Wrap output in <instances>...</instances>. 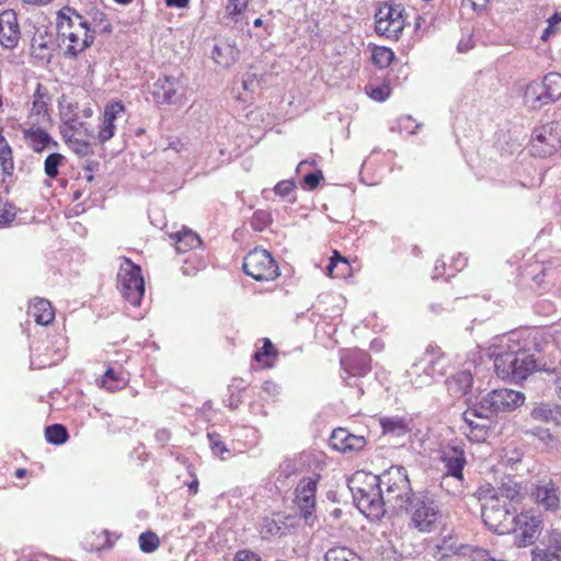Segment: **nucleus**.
I'll return each instance as SVG.
<instances>
[{
	"label": "nucleus",
	"instance_id": "obj_1",
	"mask_svg": "<svg viewBox=\"0 0 561 561\" xmlns=\"http://www.w3.org/2000/svg\"><path fill=\"white\" fill-rule=\"evenodd\" d=\"M494 370L499 378L514 383H522L531 374L547 369L548 358L542 356L539 344L535 341H513L500 345L491 354Z\"/></svg>",
	"mask_w": 561,
	"mask_h": 561
},
{
	"label": "nucleus",
	"instance_id": "obj_2",
	"mask_svg": "<svg viewBox=\"0 0 561 561\" xmlns=\"http://www.w3.org/2000/svg\"><path fill=\"white\" fill-rule=\"evenodd\" d=\"M353 501L370 520H380L387 514V502L376 474L357 471L347 480Z\"/></svg>",
	"mask_w": 561,
	"mask_h": 561
},
{
	"label": "nucleus",
	"instance_id": "obj_3",
	"mask_svg": "<svg viewBox=\"0 0 561 561\" xmlns=\"http://www.w3.org/2000/svg\"><path fill=\"white\" fill-rule=\"evenodd\" d=\"M394 513L410 516L409 526L421 533H431L442 517L439 503L427 490L414 491Z\"/></svg>",
	"mask_w": 561,
	"mask_h": 561
},
{
	"label": "nucleus",
	"instance_id": "obj_4",
	"mask_svg": "<svg viewBox=\"0 0 561 561\" xmlns=\"http://www.w3.org/2000/svg\"><path fill=\"white\" fill-rule=\"evenodd\" d=\"M376 476L382 486L387 506L389 505L396 513L405 503L407 497L414 492L407 469L403 466H391Z\"/></svg>",
	"mask_w": 561,
	"mask_h": 561
},
{
	"label": "nucleus",
	"instance_id": "obj_5",
	"mask_svg": "<svg viewBox=\"0 0 561 561\" xmlns=\"http://www.w3.org/2000/svg\"><path fill=\"white\" fill-rule=\"evenodd\" d=\"M516 508L500 496H490L482 505L481 517L494 534L505 535L516 530Z\"/></svg>",
	"mask_w": 561,
	"mask_h": 561
},
{
	"label": "nucleus",
	"instance_id": "obj_6",
	"mask_svg": "<svg viewBox=\"0 0 561 561\" xmlns=\"http://www.w3.org/2000/svg\"><path fill=\"white\" fill-rule=\"evenodd\" d=\"M561 98V75L547 73L541 81H531L526 85L524 103L530 110H540Z\"/></svg>",
	"mask_w": 561,
	"mask_h": 561
},
{
	"label": "nucleus",
	"instance_id": "obj_7",
	"mask_svg": "<svg viewBox=\"0 0 561 561\" xmlns=\"http://www.w3.org/2000/svg\"><path fill=\"white\" fill-rule=\"evenodd\" d=\"M118 289L123 297L134 307L140 306L145 295V280L141 267L129 257H124L117 274Z\"/></svg>",
	"mask_w": 561,
	"mask_h": 561
},
{
	"label": "nucleus",
	"instance_id": "obj_8",
	"mask_svg": "<svg viewBox=\"0 0 561 561\" xmlns=\"http://www.w3.org/2000/svg\"><path fill=\"white\" fill-rule=\"evenodd\" d=\"M242 270L245 275L257 282L274 280L279 276V267L272 254L255 248L243 259Z\"/></svg>",
	"mask_w": 561,
	"mask_h": 561
},
{
	"label": "nucleus",
	"instance_id": "obj_9",
	"mask_svg": "<svg viewBox=\"0 0 561 561\" xmlns=\"http://www.w3.org/2000/svg\"><path fill=\"white\" fill-rule=\"evenodd\" d=\"M561 148V124L550 122L536 127L529 141L531 156L547 158L553 156Z\"/></svg>",
	"mask_w": 561,
	"mask_h": 561
},
{
	"label": "nucleus",
	"instance_id": "obj_10",
	"mask_svg": "<svg viewBox=\"0 0 561 561\" xmlns=\"http://www.w3.org/2000/svg\"><path fill=\"white\" fill-rule=\"evenodd\" d=\"M319 480L320 474L305 477L300 480L295 490V502L299 508V515L309 527H313L318 522L314 511L316 493Z\"/></svg>",
	"mask_w": 561,
	"mask_h": 561
},
{
	"label": "nucleus",
	"instance_id": "obj_11",
	"mask_svg": "<svg viewBox=\"0 0 561 561\" xmlns=\"http://www.w3.org/2000/svg\"><path fill=\"white\" fill-rule=\"evenodd\" d=\"M57 35H78L83 32L87 35L89 32L104 33L107 28L102 24H90V18L78 13L75 9L65 7L57 15Z\"/></svg>",
	"mask_w": 561,
	"mask_h": 561
},
{
	"label": "nucleus",
	"instance_id": "obj_12",
	"mask_svg": "<svg viewBox=\"0 0 561 561\" xmlns=\"http://www.w3.org/2000/svg\"><path fill=\"white\" fill-rule=\"evenodd\" d=\"M401 4H385L375 14L377 35H398L405 27L407 15Z\"/></svg>",
	"mask_w": 561,
	"mask_h": 561
},
{
	"label": "nucleus",
	"instance_id": "obj_13",
	"mask_svg": "<svg viewBox=\"0 0 561 561\" xmlns=\"http://www.w3.org/2000/svg\"><path fill=\"white\" fill-rule=\"evenodd\" d=\"M151 95L157 105L178 104L185 95L183 82L178 77L163 75L153 82Z\"/></svg>",
	"mask_w": 561,
	"mask_h": 561
},
{
	"label": "nucleus",
	"instance_id": "obj_14",
	"mask_svg": "<svg viewBox=\"0 0 561 561\" xmlns=\"http://www.w3.org/2000/svg\"><path fill=\"white\" fill-rule=\"evenodd\" d=\"M341 368L344 373L341 377L347 381L352 377L360 378L371 371V356L368 352L358 348L347 350L342 353L340 359Z\"/></svg>",
	"mask_w": 561,
	"mask_h": 561
},
{
	"label": "nucleus",
	"instance_id": "obj_15",
	"mask_svg": "<svg viewBox=\"0 0 561 561\" xmlns=\"http://www.w3.org/2000/svg\"><path fill=\"white\" fill-rule=\"evenodd\" d=\"M543 526L540 515L520 513L516 519L515 545L519 548L531 546L538 539Z\"/></svg>",
	"mask_w": 561,
	"mask_h": 561
},
{
	"label": "nucleus",
	"instance_id": "obj_16",
	"mask_svg": "<svg viewBox=\"0 0 561 561\" xmlns=\"http://www.w3.org/2000/svg\"><path fill=\"white\" fill-rule=\"evenodd\" d=\"M440 461L444 465L445 472L443 481L447 478H454L460 483L463 482V469L467 465V457L461 445H448L440 451Z\"/></svg>",
	"mask_w": 561,
	"mask_h": 561
},
{
	"label": "nucleus",
	"instance_id": "obj_17",
	"mask_svg": "<svg viewBox=\"0 0 561 561\" xmlns=\"http://www.w3.org/2000/svg\"><path fill=\"white\" fill-rule=\"evenodd\" d=\"M560 488L552 479H540L530 489V496L546 511L556 513L560 510Z\"/></svg>",
	"mask_w": 561,
	"mask_h": 561
},
{
	"label": "nucleus",
	"instance_id": "obj_18",
	"mask_svg": "<svg viewBox=\"0 0 561 561\" xmlns=\"http://www.w3.org/2000/svg\"><path fill=\"white\" fill-rule=\"evenodd\" d=\"M530 554L531 561H561V529L547 530Z\"/></svg>",
	"mask_w": 561,
	"mask_h": 561
},
{
	"label": "nucleus",
	"instance_id": "obj_19",
	"mask_svg": "<svg viewBox=\"0 0 561 561\" xmlns=\"http://www.w3.org/2000/svg\"><path fill=\"white\" fill-rule=\"evenodd\" d=\"M330 446L341 453H357L365 448L367 439L364 435H355L346 427L333 430L330 438Z\"/></svg>",
	"mask_w": 561,
	"mask_h": 561
},
{
	"label": "nucleus",
	"instance_id": "obj_20",
	"mask_svg": "<svg viewBox=\"0 0 561 561\" xmlns=\"http://www.w3.org/2000/svg\"><path fill=\"white\" fill-rule=\"evenodd\" d=\"M239 55L236 37H218L211 50V58L222 68L232 66L239 59Z\"/></svg>",
	"mask_w": 561,
	"mask_h": 561
},
{
	"label": "nucleus",
	"instance_id": "obj_21",
	"mask_svg": "<svg viewBox=\"0 0 561 561\" xmlns=\"http://www.w3.org/2000/svg\"><path fill=\"white\" fill-rule=\"evenodd\" d=\"M493 411L496 413L510 412L520 407L524 403L525 397L522 392L512 389H495L490 393Z\"/></svg>",
	"mask_w": 561,
	"mask_h": 561
},
{
	"label": "nucleus",
	"instance_id": "obj_22",
	"mask_svg": "<svg viewBox=\"0 0 561 561\" xmlns=\"http://www.w3.org/2000/svg\"><path fill=\"white\" fill-rule=\"evenodd\" d=\"M411 423V420L400 415L379 417V425L381 427L382 435L396 438H402L410 434L412 431Z\"/></svg>",
	"mask_w": 561,
	"mask_h": 561
},
{
	"label": "nucleus",
	"instance_id": "obj_23",
	"mask_svg": "<svg viewBox=\"0 0 561 561\" xmlns=\"http://www.w3.org/2000/svg\"><path fill=\"white\" fill-rule=\"evenodd\" d=\"M473 377L469 370L458 371L446 379L448 392L454 398H462L472 388Z\"/></svg>",
	"mask_w": 561,
	"mask_h": 561
},
{
	"label": "nucleus",
	"instance_id": "obj_24",
	"mask_svg": "<svg viewBox=\"0 0 561 561\" xmlns=\"http://www.w3.org/2000/svg\"><path fill=\"white\" fill-rule=\"evenodd\" d=\"M290 515L283 516V520L273 517L264 516L261 518L259 533L263 540L270 541L272 538L285 536L284 527L287 526V520H290Z\"/></svg>",
	"mask_w": 561,
	"mask_h": 561
},
{
	"label": "nucleus",
	"instance_id": "obj_25",
	"mask_svg": "<svg viewBox=\"0 0 561 561\" xmlns=\"http://www.w3.org/2000/svg\"><path fill=\"white\" fill-rule=\"evenodd\" d=\"M530 415L536 421L561 426V404L559 403L542 402L531 410Z\"/></svg>",
	"mask_w": 561,
	"mask_h": 561
},
{
	"label": "nucleus",
	"instance_id": "obj_26",
	"mask_svg": "<svg viewBox=\"0 0 561 561\" xmlns=\"http://www.w3.org/2000/svg\"><path fill=\"white\" fill-rule=\"evenodd\" d=\"M493 496H500L507 503H519L523 500L522 485L511 476H506L502 479L496 493Z\"/></svg>",
	"mask_w": 561,
	"mask_h": 561
},
{
	"label": "nucleus",
	"instance_id": "obj_27",
	"mask_svg": "<svg viewBox=\"0 0 561 561\" xmlns=\"http://www.w3.org/2000/svg\"><path fill=\"white\" fill-rule=\"evenodd\" d=\"M170 237L174 240L175 250L180 253L188 252L191 250L201 248L202 245V239L199 236L185 227L182 230L171 234Z\"/></svg>",
	"mask_w": 561,
	"mask_h": 561
},
{
	"label": "nucleus",
	"instance_id": "obj_28",
	"mask_svg": "<svg viewBox=\"0 0 561 561\" xmlns=\"http://www.w3.org/2000/svg\"><path fill=\"white\" fill-rule=\"evenodd\" d=\"M50 103L51 95L48 89L38 82L33 94L31 114L49 118L48 106Z\"/></svg>",
	"mask_w": 561,
	"mask_h": 561
},
{
	"label": "nucleus",
	"instance_id": "obj_29",
	"mask_svg": "<svg viewBox=\"0 0 561 561\" xmlns=\"http://www.w3.org/2000/svg\"><path fill=\"white\" fill-rule=\"evenodd\" d=\"M23 138L27 146L35 152L42 153L46 150L48 141V131L42 127L32 126L22 130Z\"/></svg>",
	"mask_w": 561,
	"mask_h": 561
},
{
	"label": "nucleus",
	"instance_id": "obj_30",
	"mask_svg": "<svg viewBox=\"0 0 561 561\" xmlns=\"http://www.w3.org/2000/svg\"><path fill=\"white\" fill-rule=\"evenodd\" d=\"M30 313L34 317L37 324L48 325L55 319V310L49 300L36 298L33 302Z\"/></svg>",
	"mask_w": 561,
	"mask_h": 561
},
{
	"label": "nucleus",
	"instance_id": "obj_31",
	"mask_svg": "<svg viewBox=\"0 0 561 561\" xmlns=\"http://www.w3.org/2000/svg\"><path fill=\"white\" fill-rule=\"evenodd\" d=\"M0 167L4 176H12L14 172L13 149L2 134L0 127Z\"/></svg>",
	"mask_w": 561,
	"mask_h": 561
},
{
	"label": "nucleus",
	"instance_id": "obj_32",
	"mask_svg": "<svg viewBox=\"0 0 561 561\" xmlns=\"http://www.w3.org/2000/svg\"><path fill=\"white\" fill-rule=\"evenodd\" d=\"M491 399L488 393L483 397L479 402L473 403L465 411L466 417L474 416L482 420H491L493 416L497 415L496 411H493V407L490 404Z\"/></svg>",
	"mask_w": 561,
	"mask_h": 561
},
{
	"label": "nucleus",
	"instance_id": "obj_33",
	"mask_svg": "<svg viewBox=\"0 0 561 561\" xmlns=\"http://www.w3.org/2000/svg\"><path fill=\"white\" fill-rule=\"evenodd\" d=\"M325 270L331 277H344L351 271V264L345 256L335 250Z\"/></svg>",
	"mask_w": 561,
	"mask_h": 561
},
{
	"label": "nucleus",
	"instance_id": "obj_34",
	"mask_svg": "<svg viewBox=\"0 0 561 561\" xmlns=\"http://www.w3.org/2000/svg\"><path fill=\"white\" fill-rule=\"evenodd\" d=\"M262 342L263 345L254 352L252 357L263 368H271L273 364L268 359L277 357L278 352L270 339L265 337Z\"/></svg>",
	"mask_w": 561,
	"mask_h": 561
},
{
	"label": "nucleus",
	"instance_id": "obj_35",
	"mask_svg": "<svg viewBox=\"0 0 561 561\" xmlns=\"http://www.w3.org/2000/svg\"><path fill=\"white\" fill-rule=\"evenodd\" d=\"M31 38H32V43H31L32 55L35 58L50 61V59L53 58V50H54L53 46L55 45V43L53 41H50V42L45 41V37H31Z\"/></svg>",
	"mask_w": 561,
	"mask_h": 561
},
{
	"label": "nucleus",
	"instance_id": "obj_36",
	"mask_svg": "<svg viewBox=\"0 0 561 561\" xmlns=\"http://www.w3.org/2000/svg\"><path fill=\"white\" fill-rule=\"evenodd\" d=\"M95 37H62L61 43L65 44V39H69L70 44L67 46L64 56L75 59L78 54L90 47Z\"/></svg>",
	"mask_w": 561,
	"mask_h": 561
},
{
	"label": "nucleus",
	"instance_id": "obj_37",
	"mask_svg": "<svg viewBox=\"0 0 561 561\" xmlns=\"http://www.w3.org/2000/svg\"><path fill=\"white\" fill-rule=\"evenodd\" d=\"M324 561H363L352 549L337 546L330 548L324 554Z\"/></svg>",
	"mask_w": 561,
	"mask_h": 561
},
{
	"label": "nucleus",
	"instance_id": "obj_38",
	"mask_svg": "<svg viewBox=\"0 0 561 561\" xmlns=\"http://www.w3.org/2000/svg\"><path fill=\"white\" fill-rule=\"evenodd\" d=\"M45 438L49 444L59 446L69 439V433L65 425L55 423L46 426Z\"/></svg>",
	"mask_w": 561,
	"mask_h": 561
},
{
	"label": "nucleus",
	"instance_id": "obj_39",
	"mask_svg": "<svg viewBox=\"0 0 561 561\" xmlns=\"http://www.w3.org/2000/svg\"><path fill=\"white\" fill-rule=\"evenodd\" d=\"M365 89L373 100L377 102L386 101L391 93L389 73H387L380 84L368 83Z\"/></svg>",
	"mask_w": 561,
	"mask_h": 561
},
{
	"label": "nucleus",
	"instance_id": "obj_40",
	"mask_svg": "<svg viewBox=\"0 0 561 561\" xmlns=\"http://www.w3.org/2000/svg\"><path fill=\"white\" fill-rule=\"evenodd\" d=\"M126 386V380L122 376L121 371L115 370L114 368H107L102 376V387L107 389L108 391L121 390Z\"/></svg>",
	"mask_w": 561,
	"mask_h": 561
},
{
	"label": "nucleus",
	"instance_id": "obj_41",
	"mask_svg": "<svg viewBox=\"0 0 561 561\" xmlns=\"http://www.w3.org/2000/svg\"><path fill=\"white\" fill-rule=\"evenodd\" d=\"M66 162V157L59 152L49 153L44 161V173L55 180L59 175V168Z\"/></svg>",
	"mask_w": 561,
	"mask_h": 561
},
{
	"label": "nucleus",
	"instance_id": "obj_42",
	"mask_svg": "<svg viewBox=\"0 0 561 561\" xmlns=\"http://www.w3.org/2000/svg\"><path fill=\"white\" fill-rule=\"evenodd\" d=\"M462 419L467 426L470 430L468 437L474 442H482L485 439L489 431V425L485 423L474 422V416L466 417L465 412L462 413Z\"/></svg>",
	"mask_w": 561,
	"mask_h": 561
},
{
	"label": "nucleus",
	"instance_id": "obj_43",
	"mask_svg": "<svg viewBox=\"0 0 561 561\" xmlns=\"http://www.w3.org/2000/svg\"><path fill=\"white\" fill-rule=\"evenodd\" d=\"M19 33L16 13L12 10L3 11L0 14V35H12Z\"/></svg>",
	"mask_w": 561,
	"mask_h": 561
},
{
	"label": "nucleus",
	"instance_id": "obj_44",
	"mask_svg": "<svg viewBox=\"0 0 561 561\" xmlns=\"http://www.w3.org/2000/svg\"><path fill=\"white\" fill-rule=\"evenodd\" d=\"M394 58V53L386 46H374L371 60L380 69L387 68Z\"/></svg>",
	"mask_w": 561,
	"mask_h": 561
},
{
	"label": "nucleus",
	"instance_id": "obj_45",
	"mask_svg": "<svg viewBox=\"0 0 561 561\" xmlns=\"http://www.w3.org/2000/svg\"><path fill=\"white\" fill-rule=\"evenodd\" d=\"M138 542H139V549L145 553L154 552L160 545L159 537L157 536V534H154L151 530H147V531L140 534V536L138 538Z\"/></svg>",
	"mask_w": 561,
	"mask_h": 561
},
{
	"label": "nucleus",
	"instance_id": "obj_46",
	"mask_svg": "<svg viewBox=\"0 0 561 561\" xmlns=\"http://www.w3.org/2000/svg\"><path fill=\"white\" fill-rule=\"evenodd\" d=\"M547 366L543 371L553 376L554 393L561 400V357L557 363L548 358Z\"/></svg>",
	"mask_w": 561,
	"mask_h": 561
},
{
	"label": "nucleus",
	"instance_id": "obj_47",
	"mask_svg": "<svg viewBox=\"0 0 561 561\" xmlns=\"http://www.w3.org/2000/svg\"><path fill=\"white\" fill-rule=\"evenodd\" d=\"M497 147L501 156H513L520 151L522 144L508 135H503V139L497 140Z\"/></svg>",
	"mask_w": 561,
	"mask_h": 561
},
{
	"label": "nucleus",
	"instance_id": "obj_48",
	"mask_svg": "<svg viewBox=\"0 0 561 561\" xmlns=\"http://www.w3.org/2000/svg\"><path fill=\"white\" fill-rule=\"evenodd\" d=\"M16 216V207L13 203L0 198V228L9 226Z\"/></svg>",
	"mask_w": 561,
	"mask_h": 561
},
{
	"label": "nucleus",
	"instance_id": "obj_49",
	"mask_svg": "<svg viewBox=\"0 0 561 561\" xmlns=\"http://www.w3.org/2000/svg\"><path fill=\"white\" fill-rule=\"evenodd\" d=\"M207 438L213 455L225 459L224 454L229 453L225 442L221 439V435L217 432H208Z\"/></svg>",
	"mask_w": 561,
	"mask_h": 561
},
{
	"label": "nucleus",
	"instance_id": "obj_50",
	"mask_svg": "<svg viewBox=\"0 0 561 561\" xmlns=\"http://www.w3.org/2000/svg\"><path fill=\"white\" fill-rule=\"evenodd\" d=\"M324 180L323 173L320 169L309 172L300 180V186L305 191H313L317 188L321 181Z\"/></svg>",
	"mask_w": 561,
	"mask_h": 561
},
{
	"label": "nucleus",
	"instance_id": "obj_51",
	"mask_svg": "<svg viewBox=\"0 0 561 561\" xmlns=\"http://www.w3.org/2000/svg\"><path fill=\"white\" fill-rule=\"evenodd\" d=\"M68 146L79 157H88L93 154V147L88 140L80 138L68 139Z\"/></svg>",
	"mask_w": 561,
	"mask_h": 561
},
{
	"label": "nucleus",
	"instance_id": "obj_52",
	"mask_svg": "<svg viewBox=\"0 0 561 561\" xmlns=\"http://www.w3.org/2000/svg\"><path fill=\"white\" fill-rule=\"evenodd\" d=\"M272 222L271 214L266 210H255L251 218V227L255 231H263Z\"/></svg>",
	"mask_w": 561,
	"mask_h": 561
},
{
	"label": "nucleus",
	"instance_id": "obj_53",
	"mask_svg": "<svg viewBox=\"0 0 561 561\" xmlns=\"http://www.w3.org/2000/svg\"><path fill=\"white\" fill-rule=\"evenodd\" d=\"M125 111V105L122 101H110L106 103L103 112V119L115 122L118 114Z\"/></svg>",
	"mask_w": 561,
	"mask_h": 561
},
{
	"label": "nucleus",
	"instance_id": "obj_54",
	"mask_svg": "<svg viewBox=\"0 0 561 561\" xmlns=\"http://www.w3.org/2000/svg\"><path fill=\"white\" fill-rule=\"evenodd\" d=\"M116 131V125L115 122L112 121H102V124L100 126V130L98 133V140L101 145H104L108 140H111Z\"/></svg>",
	"mask_w": 561,
	"mask_h": 561
},
{
	"label": "nucleus",
	"instance_id": "obj_55",
	"mask_svg": "<svg viewBox=\"0 0 561 561\" xmlns=\"http://www.w3.org/2000/svg\"><path fill=\"white\" fill-rule=\"evenodd\" d=\"M531 434L549 447L557 445L558 439L549 428L537 426L531 430Z\"/></svg>",
	"mask_w": 561,
	"mask_h": 561
},
{
	"label": "nucleus",
	"instance_id": "obj_56",
	"mask_svg": "<svg viewBox=\"0 0 561 561\" xmlns=\"http://www.w3.org/2000/svg\"><path fill=\"white\" fill-rule=\"evenodd\" d=\"M242 88L244 91L255 92L261 88V80L257 75L251 71H247L242 79Z\"/></svg>",
	"mask_w": 561,
	"mask_h": 561
},
{
	"label": "nucleus",
	"instance_id": "obj_57",
	"mask_svg": "<svg viewBox=\"0 0 561 561\" xmlns=\"http://www.w3.org/2000/svg\"><path fill=\"white\" fill-rule=\"evenodd\" d=\"M295 187L296 184L294 180H283L275 185L274 192L276 195L286 197L294 191Z\"/></svg>",
	"mask_w": 561,
	"mask_h": 561
},
{
	"label": "nucleus",
	"instance_id": "obj_58",
	"mask_svg": "<svg viewBox=\"0 0 561 561\" xmlns=\"http://www.w3.org/2000/svg\"><path fill=\"white\" fill-rule=\"evenodd\" d=\"M548 27L545 30L542 35H549L550 33L561 32V27H558L561 24V9L558 10L549 20Z\"/></svg>",
	"mask_w": 561,
	"mask_h": 561
},
{
	"label": "nucleus",
	"instance_id": "obj_59",
	"mask_svg": "<svg viewBox=\"0 0 561 561\" xmlns=\"http://www.w3.org/2000/svg\"><path fill=\"white\" fill-rule=\"evenodd\" d=\"M249 0H228L227 12L229 14H240L248 5Z\"/></svg>",
	"mask_w": 561,
	"mask_h": 561
},
{
	"label": "nucleus",
	"instance_id": "obj_60",
	"mask_svg": "<svg viewBox=\"0 0 561 561\" xmlns=\"http://www.w3.org/2000/svg\"><path fill=\"white\" fill-rule=\"evenodd\" d=\"M187 470H188V474L192 477V481L186 484L187 491H188V495L193 496L198 493L199 482H198L196 473L194 472V467L192 463L187 465Z\"/></svg>",
	"mask_w": 561,
	"mask_h": 561
},
{
	"label": "nucleus",
	"instance_id": "obj_61",
	"mask_svg": "<svg viewBox=\"0 0 561 561\" xmlns=\"http://www.w3.org/2000/svg\"><path fill=\"white\" fill-rule=\"evenodd\" d=\"M62 121H64V126L67 127V129H69L70 133H76V131H79V121H78V115L77 114H72L71 116H68V114H62Z\"/></svg>",
	"mask_w": 561,
	"mask_h": 561
},
{
	"label": "nucleus",
	"instance_id": "obj_62",
	"mask_svg": "<svg viewBox=\"0 0 561 561\" xmlns=\"http://www.w3.org/2000/svg\"><path fill=\"white\" fill-rule=\"evenodd\" d=\"M233 561H261V557L250 550H239L234 554Z\"/></svg>",
	"mask_w": 561,
	"mask_h": 561
},
{
	"label": "nucleus",
	"instance_id": "obj_63",
	"mask_svg": "<svg viewBox=\"0 0 561 561\" xmlns=\"http://www.w3.org/2000/svg\"><path fill=\"white\" fill-rule=\"evenodd\" d=\"M90 15H91L90 24H100V25L102 24L103 26H105L107 28L104 33L112 32L111 25L107 22V20L105 19L104 13L95 11V12H92Z\"/></svg>",
	"mask_w": 561,
	"mask_h": 561
},
{
	"label": "nucleus",
	"instance_id": "obj_64",
	"mask_svg": "<svg viewBox=\"0 0 561 561\" xmlns=\"http://www.w3.org/2000/svg\"><path fill=\"white\" fill-rule=\"evenodd\" d=\"M474 47L473 37H461L458 45L457 50L459 53H467Z\"/></svg>",
	"mask_w": 561,
	"mask_h": 561
}]
</instances>
